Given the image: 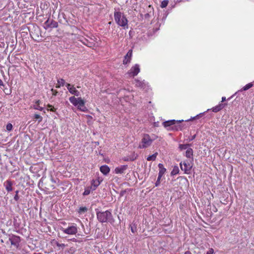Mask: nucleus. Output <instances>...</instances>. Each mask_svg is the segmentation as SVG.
<instances>
[{
    "instance_id": "nucleus-16",
    "label": "nucleus",
    "mask_w": 254,
    "mask_h": 254,
    "mask_svg": "<svg viewBox=\"0 0 254 254\" xmlns=\"http://www.w3.org/2000/svg\"><path fill=\"white\" fill-rule=\"evenodd\" d=\"M12 183L10 180H7L4 183V186L5 187L6 190L8 191L12 190Z\"/></svg>"
},
{
    "instance_id": "nucleus-10",
    "label": "nucleus",
    "mask_w": 254,
    "mask_h": 254,
    "mask_svg": "<svg viewBox=\"0 0 254 254\" xmlns=\"http://www.w3.org/2000/svg\"><path fill=\"white\" fill-rule=\"evenodd\" d=\"M9 241L10 242L11 245H13L15 248H17L20 242V237L13 235L9 238Z\"/></svg>"
},
{
    "instance_id": "nucleus-43",
    "label": "nucleus",
    "mask_w": 254,
    "mask_h": 254,
    "mask_svg": "<svg viewBox=\"0 0 254 254\" xmlns=\"http://www.w3.org/2000/svg\"><path fill=\"white\" fill-rule=\"evenodd\" d=\"M226 100V97H222V101L221 102V103H222V102H223L224 101H225Z\"/></svg>"
},
{
    "instance_id": "nucleus-11",
    "label": "nucleus",
    "mask_w": 254,
    "mask_h": 254,
    "mask_svg": "<svg viewBox=\"0 0 254 254\" xmlns=\"http://www.w3.org/2000/svg\"><path fill=\"white\" fill-rule=\"evenodd\" d=\"M66 86L71 94H74L76 96H78L79 95V92L76 89L73 85H71L69 83H67Z\"/></svg>"
},
{
    "instance_id": "nucleus-9",
    "label": "nucleus",
    "mask_w": 254,
    "mask_h": 254,
    "mask_svg": "<svg viewBox=\"0 0 254 254\" xmlns=\"http://www.w3.org/2000/svg\"><path fill=\"white\" fill-rule=\"evenodd\" d=\"M140 72L139 65L137 64L132 66L128 71V74L131 76H135Z\"/></svg>"
},
{
    "instance_id": "nucleus-37",
    "label": "nucleus",
    "mask_w": 254,
    "mask_h": 254,
    "mask_svg": "<svg viewBox=\"0 0 254 254\" xmlns=\"http://www.w3.org/2000/svg\"><path fill=\"white\" fill-rule=\"evenodd\" d=\"M214 251L212 248H209L205 254H214Z\"/></svg>"
},
{
    "instance_id": "nucleus-40",
    "label": "nucleus",
    "mask_w": 254,
    "mask_h": 254,
    "mask_svg": "<svg viewBox=\"0 0 254 254\" xmlns=\"http://www.w3.org/2000/svg\"><path fill=\"white\" fill-rule=\"evenodd\" d=\"M51 91L52 92L53 95H54V96H56L57 95V94L58 93V91L56 90H54L53 89H52Z\"/></svg>"
},
{
    "instance_id": "nucleus-2",
    "label": "nucleus",
    "mask_w": 254,
    "mask_h": 254,
    "mask_svg": "<svg viewBox=\"0 0 254 254\" xmlns=\"http://www.w3.org/2000/svg\"><path fill=\"white\" fill-rule=\"evenodd\" d=\"M97 218L98 220L101 223L111 222L113 220L112 213L109 210L105 211H97Z\"/></svg>"
},
{
    "instance_id": "nucleus-23",
    "label": "nucleus",
    "mask_w": 254,
    "mask_h": 254,
    "mask_svg": "<svg viewBox=\"0 0 254 254\" xmlns=\"http://www.w3.org/2000/svg\"><path fill=\"white\" fill-rule=\"evenodd\" d=\"M87 210H88V209L86 206L80 207L78 209L77 212L79 214H84V213L86 212L87 211Z\"/></svg>"
},
{
    "instance_id": "nucleus-42",
    "label": "nucleus",
    "mask_w": 254,
    "mask_h": 254,
    "mask_svg": "<svg viewBox=\"0 0 254 254\" xmlns=\"http://www.w3.org/2000/svg\"><path fill=\"white\" fill-rule=\"evenodd\" d=\"M4 86V84L2 80L0 79V86Z\"/></svg>"
},
{
    "instance_id": "nucleus-47",
    "label": "nucleus",
    "mask_w": 254,
    "mask_h": 254,
    "mask_svg": "<svg viewBox=\"0 0 254 254\" xmlns=\"http://www.w3.org/2000/svg\"><path fill=\"white\" fill-rule=\"evenodd\" d=\"M131 231H132V232L134 233V231L132 228H131Z\"/></svg>"
},
{
    "instance_id": "nucleus-36",
    "label": "nucleus",
    "mask_w": 254,
    "mask_h": 254,
    "mask_svg": "<svg viewBox=\"0 0 254 254\" xmlns=\"http://www.w3.org/2000/svg\"><path fill=\"white\" fill-rule=\"evenodd\" d=\"M85 41L82 42L85 45H86L89 47H92V44L91 43L88 42V41L86 39H85Z\"/></svg>"
},
{
    "instance_id": "nucleus-45",
    "label": "nucleus",
    "mask_w": 254,
    "mask_h": 254,
    "mask_svg": "<svg viewBox=\"0 0 254 254\" xmlns=\"http://www.w3.org/2000/svg\"><path fill=\"white\" fill-rule=\"evenodd\" d=\"M195 136H196L195 135H194L193 136H192V138H191V140H193V139H194L195 138Z\"/></svg>"
},
{
    "instance_id": "nucleus-21",
    "label": "nucleus",
    "mask_w": 254,
    "mask_h": 254,
    "mask_svg": "<svg viewBox=\"0 0 254 254\" xmlns=\"http://www.w3.org/2000/svg\"><path fill=\"white\" fill-rule=\"evenodd\" d=\"M57 82L58 83L56 86V87L57 88H60L61 86H63L65 84V80L63 78L59 79Z\"/></svg>"
},
{
    "instance_id": "nucleus-6",
    "label": "nucleus",
    "mask_w": 254,
    "mask_h": 254,
    "mask_svg": "<svg viewBox=\"0 0 254 254\" xmlns=\"http://www.w3.org/2000/svg\"><path fill=\"white\" fill-rule=\"evenodd\" d=\"M181 169L186 174H190L192 167V161L185 160L180 164Z\"/></svg>"
},
{
    "instance_id": "nucleus-20",
    "label": "nucleus",
    "mask_w": 254,
    "mask_h": 254,
    "mask_svg": "<svg viewBox=\"0 0 254 254\" xmlns=\"http://www.w3.org/2000/svg\"><path fill=\"white\" fill-rule=\"evenodd\" d=\"M51 243L53 245H56L57 247L62 248L63 249L67 246V245H65L64 244H60L55 240H53L51 242Z\"/></svg>"
},
{
    "instance_id": "nucleus-33",
    "label": "nucleus",
    "mask_w": 254,
    "mask_h": 254,
    "mask_svg": "<svg viewBox=\"0 0 254 254\" xmlns=\"http://www.w3.org/2000/svg\"><path fill=\"white\" fill-rule=\"evenodd\" d=\"M137 156H138L137 154H136L134 152H133L131 153V154L129 156L130 158H133V161L135 160L137 158Z\"/></svg>"
},
{
    "instance_id": "nucleus-5",
    "label": "nucleus",
    "mask_w": 254,
    "mask_h": 254,
    "mask_svg": "<svg viewBox=\"0 0 254 254\" xmlns=\"http://www.w3.org/2000/svg\"><path fill=\"white\" fill-rule=\"evenodd\" d=\"M154 138H151L150 136L147 133H144L142 135L141 141L138 146L140 149L146 148L150 146L154 140Z\"/></svg>"
},
{
    "instance_id": "nucleus-22",
    "label": "nucleus",
    "mask_w": 254,
    "mask_h": 254,
    "mask_svg": "<svg viewBox=\"0 0 254 254\" xmlns=\"http://www.w3.org/2000/svg\"><path fill=\"white\" fill-rule=\"evenodd\" d=\"M157 155H158V153L155 152L152 155H150V156H148L147 158V161H155L156 159Z\"/></svg>"
},
{
    "instance_id": "nucleus-26",
    "label": "nucleus",
    "mask_w": 254,
    "mask_h": 254,
    "mask_svg": "<svg viewBox=\"0 0 254 254\" xmlns=\"http://www.w3.org/2000/svg\"><path fill=\"white\" fill-rule=\"evenodd\" d=\"M179 168L178 167L176 166L173 168V170L171 171V175L172 176H174V175L178 174L179 173Z\"/></svg>"
},
{
    "instance_id": "nucleus-38",
    "label": "nucleus",
    "mask_w": 254,
    "mask_h": 254,
    "mask_svg": "<svg viewBox=\"0 0 254 254\" xmlns=\"http://www.w3.org/2000/svg\"><path fill=\"white\" fill-rule=\"evenodd\" d=\"M18 190H16L15 191V194L14 196V199L15 200V201H18L19 198V197L18 196Z\"/></svg>"
},
{
    "instance_id": "nucleus-25",
    "label": "nucleus",
    "mask_w": 254,
    "mask_h": 254,
    "mask_svg": "<svg viewBox=\"0 0 254 254\" xmlns=\"http://www.w3.org/2000/svg\"><path fill=\"white\" fill-rule=\"evenodd\" d=\"M91 190H92V187H88L85 189V190L83 193V195H87L89 194L91 192Z\"/></svg>"
},
{
    "instance_id": "nucleus-35",
    "label": "nucleus",
    "mask_w": 254,
    "mask_h": 254,
    "mask_svg": "<svg viewBox=\"0 0 254 254\" xmlns=\"http://www.w3.org/2000/svg\"><path fill=\"white\" fill-rule=\"evenodd\" d=\"M12 127H13L12 125L10 123L7 124L6 125V129L8 131H11L12 129Z\"/></svg>"
},
{
    "instance_id": "nucleus-44",
    "label": "nucleus",
    "mask_w": 254,
    "mask_h": 254,
    "mask_svg": "<svg viewBox=\"0 0 254 254\" xmlns=\"http://www.w3.org/2000/svg\"><path fill=\"white\" fill-rule=\"evenodd\" d=\"M185 254H191V252L188 251H186L185 253Z\"/></svg>"
},
{
    "instance_id": "nucleus-8",
    "label": "nucleus",
    "mask_w": 254,
    "mask_h": 254,
    "mask_svg": "<svg viewBox=\"0 0 254 254\" xmlns=\"http://www.w3.org/2000/svg\"><path fill=\"white\" fill-rule=\"evenodd\" d=\"M58 26V22L53 19L49 18L47 21L44 22V28L46 29L48 28H56Z\"/></svg>"
},
{
    "instance_id": "nucleus-13",
    "label": "nucleus",
    "mask_w": 254,
    "mask_h": 254,
    "mask_svg": "<svg viewBox=\"0 0 254 254\" xmlns=\"http://www.w3.org/2000/svg\"><path fill=\"white\" fill-rule=\"evenodd\" d=\"M127 169V165H121L115 169V173L117 174H122Z\"/></svg>"
},
{
    "instance_id": "nucleus-12",
    "label": "nucleus",
    "mask_w": 254,
    "mask_h": 254,
    "mask_svg": "<svg viewBox=\"0 0 254 254\" xmlns=\"http://www.w3.org/2000/svg\"><path fill=\"white\" fill-rule=\"evenodd\" d=\"M132 55V50H129L126 55L124 57L123 61V64H127L130 62L131 58Z\"/></svg>"
},
{
    "instance_id": "nucleus-18",
    "label": "nucleus",
    "mask_w": 254,
    "mask_h": 254,
    "mask_svg": "<svg viewBox=\"0 0 254 254\" xmlns=\"http://www.w3.org/2000/svg\"><path fill=\"white\" fill-rule=\"evenodd\" d=\"M100 171L104 175H106L110 172V169L107 165H105L100 167Z\"/></svg>"
},
{
    "instance_id": "nucleus-30",
    "label": "nucleus",
    "mask_w": 254,
    "mask_h": 254,
    "mask_svg": "<svg viewBox=\"0 0 254 254\" xmlns=\"http://www.w3.org/2000/svg\"><path fill=\"white\" fill-rule=\"evenodd\" d=\"M135 86L142 88L143 86V83L138 80H135Z\"/></svg>"
},
{
    "instance_id": "nucleus-32",
    "label": "nucleus",
    "mask_w": 254,
    "mask_h": 254,
    "mask_svg": "<svg viewBox=\"0 0 254 254\" xmlns=\"http://www.w3.org/2000/svg\"><path fill=\"white\" fill-rule=\"evenodd\" d=\"M33 108L34 109L38 110L40 111H42L43 110V108L40 106V105H34Z\"/></svg>"
},
{
    "instance_id": "nucleus-29",
    "label": "nucleus",
    "mask_w": 254,
    "mask_h": 254,
    "mask_svg": "<svg viewBox=\"0 0 254 254\" xmlns=\"http://www.w3.org/2000/svg\"><path fill=\"white\" fill-rule=\"evenodd\" d=\"M47 110L53 112H56V109L52 105L50 104H48L47 105Z\"/></svg>"
},
{
    "instance_id": "nucleus-15",
    "label": "nucleus",
    "mask_w": 254,
    "mask_h": 254,
    "mask_svg": "<svg viewBox=\"0 0 254 254\" xmlns=\"http://www.w3.org/2000/svg\"><path fill=\"white\" fill-rule=\"evenodd\" d=\"M101 181H100L99 178H98L96 180H92L91 181V186L90 187H92V190H95L97 187L100 185L101 184Z\"/></svg>"
},
{
    "instance_id": "nucleus-14",
    "label": "nucleus",
    "mask_w": 254,
    "mask_h": 254,
    "mask_svg": "<svg viewBox=\"0 0 254 254\" xmlns=\"http://www.w3.org/2000/svg\"><path fill=\"white\" fill-rule=\"evenodd\" d=\"M227 105L226 103H220L218 105L213 107L211 110L213 112L217 113L222 110Z\"/></svg>"
},
{
    "instance_id": "nucleus-31",
    "label": "nucleus",
    "mask_w": 254,
    "mask_h": 254,
    "mask_svg": "<svg viewBox=\"0 0 254 254\" xmlns=\"http://www.w3.org/2000/svg\"><path fill=\"white\" fill-rule=\"evenodd\" d=\"M34 118L35 119L39 120V121H38L39 123H40L41 122H42V121L43 120V118L40 115H39L38 114H35L34 116Z\"/></svg>"
},
{
    "instance_id": "nucleus-1",
    "label": "nucleus",
    "mask_w": 254,
    "mask_h": 254,
    "mask_svg": "<svg viewBox=\"0 0 254 254\" xmlns=\"http://www.w3.org/2000/svg\"><path fill=\"white\" fill-rule=\"evenodd\" d=\"M183 121V120H172L164 122L163 125L168 130H181L184 127V126L181 125V123Z\"/></svg>"
},
{
    "instance_id": "nucleus-24",
    "label": "nucleus",
    "mask_w": 254,
    "mask_h": 254,
    "mask_svg": "<svg viewBox=\"0 0 254 254\" xmlns=\"http://www.w3.org/2000/svg\"><path fill=\"white\" fill-rule=\"evenodd\" d=\"M190 145V144H180L179 148L180 150H187Z\"/></svg>"
},
{
    "instance_id": "nucleus-4",
    "label": "nucleus",
    "mask_w": 254,
    "mask_h": 254,
    "mask_svg": "<svg viewBox=\"0 0 254 254\" xmlns=\"http://www.w3.org/2000/svg\"><path fill=\"white\" fill-rule=\"evenodd\" d=\"M69 100L74 106H76L79 110L82 112L87 110L85 106V101L81 97L75 98V96H71L69 97Z\"/></svg>"
},
{
    "instance_id": "nucleus-34",
    "label": "nucleus",
    "mask_w": 254,
    "mask_h": 254,
    "mask_svg": "<svg viewBox=\"0 0 254 254\" xmlns=\"http://www.w3.org/2000/svg\"><path fill=\"white\" fill-rule=\"evenodd\" d=\"M123 160L124 161H133V158H130L129 156H125L124 158H123Z\"/></svg>"
},
{
    "instance_id": "nucleus-41",
    "label": "nucleus",
    "mask_w": 254,
    "mask_h": 254,
    "mask_svg": "<svg viewBox=\"0 0 254 254\" xmlns=\"http://www.w3.org/2000/svg\"><path fill=\"white\" fill-rule=\"evenodd\" d=\"M40 102H41L39 100H38L36 101L35 105H40Z\"/></svg>"
},
{
    "instance_id": "nucleus-28",
    "label": "nucleus",
    "mask_w": 254,
    "mask_h": 254,
    "mask_svg": "<svg viewBox=\"0 0 254 254\" xmlns=\"http://www.w3.org/2000/svg\"><path fill=\"white\" fill-rule=\"evenodd\" d=\"M253 86V84L252 83H249L246 85L245 86L243 87L242 88L243 90L246 91L251 88Z\"/></svg>"
},
{
    "instance_id": "nucleus-17",
    "label": "nucleus",
    "mask_w": 254,
    "mask_h": 254,
    "mask_svg": "<svg viewBox=\"0 0 254 254\" xmlns=\"http://www.w3.org/2000/svg\"><path fill=\"white\" fill-rule=\"evenodd\" d=\"M158 167L159 169V171L158 173V176L160 177H162L165 174L166 172V169L164 167V166L162 164L159 163L158 164Z\"/></svg>"
},
{
    "instance_id": "nucleus-46",
    "label": "nucleus",
    "mask_w": 254,
    "mask_h": 254,
    "mask_svg": "<svg viewBox=\"0 0 254 254\" xmlns=\"http://www.w3.org/2000/svg\"><path fill=\"white\" fill-rule=\"evenodd\" d=\"M72 240H73V242H75L76 241V239L75 238H73Z\"/></svg>"
},
{
    "instance_id": "nucleus-7",
    "label": "nucleus",
    "mask_w": 254,
    "mask_h": 254,
    "mask_svg": "<svg viewBox=\"0 0 254 254\" xmlns=\"http://www.w3.org/2000/svg\"><path fill=\"white\" fill-rule=\"evenodd\" d=\"M61 230L64 233L68 235H75L77 233V228L76 224L68 227L66 229L62 228Z\"/></svg>"
},
{
    "instance_id": "nucleus-27",
    "label": "nucleus",
    "mask_w": 254,
    "mask_h": 254,
    "mask_svg": "<svg viewBox=\"0 0 254 254\" xmlns=\"http://www.w3.org/2000/svg\"><path fill=\"white\" fill-rule=\"evenodd\" d=\"M168 3H169V0H163L161 2L160 6L162 8H165V7H167V6L168 5Z\"/></svg>"
},
{
    "instance_id": "nucleus-39",
    "label": "nucleus",
    "mask_w": 254,
    "mask_h": 254,
    "mask_svg": "<svg viewBox=\"0 0 254 254\" xmlns=\"http://www.w3.org/2000/svg\"><path fill=\"white\" fill-rule=\"evenodd\" d=\"M161 178L162 177H160L159 178V176H158L157 180V181L155 183V186L156 187H157V186H158L160 185V180H161Z\"/></svg>"
},
{
    "instance_id": "nucleus-19",
    "label": "nucleus",
    "mask_w": 254,
    "mask_h": 254,
    "mask_svg": "<svg viewBox=\"0 0 254 254\" xmlns=\"http://www.w3.org/2000/svg\"><path fill=\"white\" fill-rule=\"evenodd\" d=\"M193 150L191 148H189L186 151V156L188 158H191L192 161L193 160Z\"/></svg>"
},
{
    "instance_id": "nucleus-3",
    "label": "nucleus",
    "mask_w": 254,
    "mask_h": 254,
    "mask_svg": "<svg viewBox=\"0 0 254 254\" xmlns=\"http://www.w3.org/2000/svg\"><path fill=\"white\" fill-rule=\"evenodd\" d=\"M114 18L116 23L124 29L128 28V20L126 17L121 12L115 11L114 12Z\"/></svg>"
}]
</instances>
